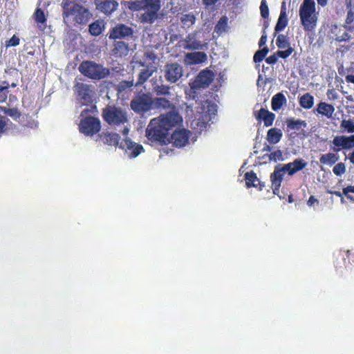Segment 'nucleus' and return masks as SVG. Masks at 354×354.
<instances>
[{
	"mask_svg": "<svg viewBox=\"0 0 354 354\" xmlns=\"http://www.w3.org/2000/svg\"><path fill=\"white\" fill-rule=\"evenodd\" d=\"M267 41V35L265 32V30H262V35L259 41V46L261 48V46H264Z\"/></svg>",
	"mask_w": 354,
	"mask_h": 354,
	"instance_id": "nucleus-54",
	"label": "nucleus"
},
{
	"mask_svg": "<svg viewBox=\"0 0 354 354\" xmlns=\"http://www.w3.org/2000/svg\"><path fill=\"white\" fill-rule=\"evenodd\" d=\"M102 116L109 125L119 126L128 121L126 111L115 106H106L102 109Z\"/></svg>",
	"mask_w": 354,
	"mask_h": 354,
	"instance_id": "nucleus-6",
	"label": "nucleus"
},
{
	"mask_svg": "<svg viewBox=\"0 0 354 354\" xmlns=\"http://www.w3.org/2000/svg\"><path fill=\"white\" fill-rule=\"evenodd\" d=\"M155 69L146 68H143L140 71V72L138 74V80L135 84L136 86H141L144 83H145L147 80L152 76L153 73L155 72Z\"/></svg>",
	"mask_w": 354,
	"mask_h": 354,
	"instance_id": "nucleus-30",
	"label": "nucleus"
},
{
	"mask_svg": "<svg viewBox=\"0 0 354 354\" xmlns=\"http://www.w3.org/2000/svg\"><path fill=\"white\" fill-rule=\"evenodd\" d=\"M346 80L347 82L354 84V75H348L346 76Z\"/></svg>",
	"mask_w": 354,
	"mask_h": 354,
	"instance_id": "nucleus-59",
	"label": "nucleus"
},
{
	"mask_svg": "<svg viewBox=\"0 0 354 354\" xmlns=\"http://www.w3.org/2000/svg\"><path fill=\"white\" fill-rule=\"evenodd\" d=\"M261 15L263 18L267 19L269 16V8L266 0H262L260 6Z\"/></svg>",
	"mask_w": 354,
	"mask_h": 354,
	"instance_id": "nucleus-43",
	"label": "nucleus"
},
{
	"mask_svg": "<svg viewBox=\"0 0 354 354\" xmlns=\"http://www.w3.org/2000/svg\"><path fill=\"white\" fill-rule=\"evenodd\" d=\"M180 22L184 27L190 28L196 22V17L193 13L183 15L180 17Z\"/></svg>",
	"mask_w": 354,
	"mask_h": 354,
	"instance_id": "nucleus-35",
	"label": "nucleus"
},
{
	"mask_svg": "<svg viewBox=\"0 0 354 354\" xmlns=\"http://www.w3.org/2000/svg\"><path fill=\"white\" fill-rule=\"evenodd\" d=\"M153 99L150 93H137L130 102L131 109L138 114H143L153 109Z\"/></svg>",
	"mask_w": 354,
	"mask_h": 354,
	"instance_id": "nucleus-7",
	"label": "nucleus"
},
{
	"mask_svg": "<svg viewBox=\"0 0 354 354\" xmlns=\"http://www.w3.org/2000/svg\"><path fill=\"white\" fill-rule=\"evenodd\" d=\"M326 95L330 100H335L338 98V94L334 88L328 89Z\"/></svg>",
	"mask_w": 354,
	"mask_h": 354,
	"instance_id": "nucleus-51",
	"label": "nucleus"
},
{
	"mask_svg": "<svg viewBox=\"0 0 354 354\" xmlns=\"http://www.w3.org/2000/svg\"><path fill=\"white\" fill-rule=\"evenodd\" d=\"M129 46L124 41H114L113 55L116 57H122L128 55Z\"/></svg>",
	"mask_w": 354,
	"mask_h": 354,
	"instance_id": "nucleus-24",
	"label": "nucleus"
},
{
	"mask_svg": "<svg viewBox=\"0 0 354 354\" xmlns=\"http://www.w3.org/2000/svg\"><path fill=\"white\" fill-rule=\"evenodd\" d=\"M101 124L98 118L88 116L81 120L80 131L86 136H93L100 130Z\"/></svg>",
	"mask_w": 354,
	"mask_h": 354,
	"instance_id": "nucleus-10",
	"label": "nucleus"
},
{
	"mask_svg": "<svg viewBox=\"0 0 354 354\" xmlns=\"http://www.w3.org/2000/svg\"><path fill=\"white\" fill-rule=\"evenodd\" d=\"M288 19L286 15V8L285 2L282 3L279 19L274 27L275 33L283 30L288 25Z\"/></svg>",
	"mask_w": 354,
	"mask_h": 354,
	"instance_id": "nucleus-25",
	"label": "nucleus"
},
{
	"mask_svg": "<svg viewBox=\"0 0 354 354\" xmlns=\"http://www.w3.org/2000/svg\"><path fill=\"white\" fill-rule=\"evenodd\" d=\"M333 173L337 176H340L346 172V166L343 162H339L336 164L333 168Z\"/></svg>",
	"mask_w": 354,
	"mask_h": 354,
	"instance_id": "nucleus-42",
	"label": "nucleus"
},
{
	"mask_svg": "<svg viewBox=\"0 0 354 354\" xmlns=\"http://www.w3.org/2000/svg\"><path fill=\"white\" fill-rule=\"evenodd\" d=\"M170 86L168 85L160 84L154 87V91L158 95H169Z\"/></svg>",
	"mask_w": 354,
	"mask_h": 354,
	"instance_id": "nucleus-38",
	"label": "nucleus"
},
{
	"mask_svg": "<svg viewBox=\"0 0 354 354\" xmlns=\"http://www.w3.org/2000/svg\"><path fill=\"white\" fill-rule=\"evenodd\" d=\"M207 59L206 53L202 51L187 53L184 57V62L187 65L202 64Z\"/></svg>",
	"mask_w": 354,
	"mask_h": 354,
	"instance_id": "nucleus-21",
	"label": "nucleus"
},
{
	"mask_svg": "<svg viewBox=\"0 0 354 354\" xmlns=\"http://www.w3.org/2000/svg\"><path fill=\"white\" fill-rule=\"evenodd\" d=\"M129 8L132 11H144L139 19L143 24H153L159 17L161 8L160 0H136L129 2Z\"/></svg>",
	"mask_w": 354,
	"mask_h": 354,
	"instance_id": "nucleus-2",
	"label": "nucleus"
},
{
	"mask_svg": "<svg viewBox=\"0 0 354 354\" xmlns=\"http://www.w3.org/2000/svg\"><path fill=\"white\" fill-rule=\"evenodd\" d=\"M254 115L259 123L263 122L265 127L272 126L275 119L274 113L264 108H261L260 110L254 111Z\"/></svg>",
	"mask_w": 354,
	"mask_h": 354,
	"instance_id": "nucleus-18",
	"label": "nucleus"
},
{
	"mask_svg": "<svg viewBox=\"0 0 354 354\" xmlns=\"http://www.w3.org/2000/svg\"><path fill=\"white\" fill-rule=\"evenodd\" d=\"M328 0H317L318 5L322 7L326 6L328 3Z\"/></svg>",
	"mask_w": 354,
	"mask_h": 354,
	"instance_id": "nucleus-60",
	"label": "nucleus"
},
{
	"mask_svg": "<svg viewBox=\"0 0 354 354\" xmlns=\"http://www.w3.org/2000/svg\"><path fill=\"white\" fill-rule=\"evenodd\" d=\"M74 92L77 100L83 105L93 103L95 91L94 87L91 84L77 82L74 85Z\"/></svg>",
	"mask_w": 354,
	"mask_h": 354,
	"instance_id": "nucleus-8",
	"label": "nucleus"
},
{
	"mask_svg": "<svg viewBox=\"0 0 354 354\" xmlns=\"http://www.w3.org/2000/svg\"><path fill=\"white\" fill-rule=\"evenodd\" d=\"M133 29L124 24H117L112 27L108 33L110 39L117 41V39L129 40L133 37Z\"/></svg>",
	"mask_w": 354,
	"mask_h": 354,
	"instance_id": "nucleus-9",
	"label": "nucleus"
},
{
	"mask_svg": "<svg viewBox=\"0 0 354 354\" xmlns=\"http://www.w3.org/2000/svg\"><path fill=\"white\" fill-rule=\"evenodd\" d=\"M346 8L348 10V12H347V15H346V18L345 20V23L347 25H349V24H352L354 21V12L353 10V7Z\"/></svg>",
	"mask_w": 354,
	"mask_h": 354,
	"instance_id": "nucleus-49",
	"label": "nucleus"
},
{
	"mask_svg": "<svg viewBox=\"0 0 354 354\" xmlns=\"http://www.w3.org/2000/svg\"><path fill=\"white\" fill-rule=\"evenodd\" d=\"M342 132H347L348 133H354V122L351 120H342L340 123Z\"/></svg>",
	"mask_w": 354,
	"mask_h": 354,
	"instance_id": "nucleus-36",
	"label": "nucleus"
},
{
	"mask_svg": "<svg viewBox=\"0 0 354 354\" xmlns=\"http://www.w3.org/2000/svg\"><path fill=\"white\" fill-rule=\"evenodd\" d=\"M278 57L277 53H276L266 58V62L269 64H274L277 63Z\"/></svg>",
	"mask_w": 354,
	"mask_h": 354,
	"instance_id": "nucleus-52",
	"label": "nucleus"
},
{
	"mask_svg": "<svg viewBox=\"0 0 354 354\" xmlns=\"http://www.w3.org/2000/svg\"><path fill=\"white\" fill-rule=\"evenodd\" d=\"M227 21L228 19L226 16L221 17L216 26V29L218 31L225 30V27L227 25Z\"/></svg>",
	"mask_w": 354,
	"mask_h": 354,
	"instance_id": "nucleus-47",
	"label": "nucleus"
},
{
	"mask_svg": "<svg viewBox=\"0 0 354 354\" xmlns=\"http://www.w3.org/2000/svg\"><path fill=\"white\" fill-rule=\"evenodd\" d=\"M62 9L64 21L74 25L86 24L92 17L88 9L78 3H72L69 0L64 1Z\"/></svg>",
	"mask_w": 354,
	"mask_h": 354,
	"instance_id": "nucleus-3",
	"label": "nucleus"
},
{
	"mask_svg": "<svg viewBox=\"0 0 354 354\" xmlns=\"http://www.w3.org/2000/svg\"><path fill=\"white\" fill-rule=\"evenodd\" d=\"M348 160L351 163L354 164V149L351 153H349Z\"/></svg>",
	"mask_w": 354,
	"mask_h": 354,
	"instance_id": "nucleus-62",
	"label": "nucleus"
},
{
	"mask_svg": "<svg viewBox=\"0 0 354 354\" xmlns=\"http://www.w3.org/2000/svg\"><path fill=\"white\" fill-rule=\"evenodd\" d=\"M316 111L319 114L326 116L327 118H330L334 113L335 108L330 104L321 102L317 105Z\"/></svg>",
	"mask_w": 354,
	"mask_h": 354,
	"instance_id": "nucleus-26",
	"label": "nucleus"
},
{
	"mask_svg": "<svg viewBox=\"0 0 354 354\" xmlns=\"http://www.w3.org/2000/svg\"><path fill=\"white\" fill-rule=\"evenodd\" d=\"M270 160L277 162V160H283V154L281 150L278 149L272 152L269 155Z\"/></svg>",
	"mask_w": 354,
	"mask_h": 354,
	"instance_id": "nucleus-46",
	"label": "nucleus"
},
{
	"mask_svg": "<svg viewBox=\"0 0 354 354\" xmlns=\"http://www.w3.org/2000/svg\"><path fill=\"white\" fill-rule=\"evenodd\" d=\"M120 147L129 153L131 158L137 157L144 151L141 145L132 142L129 138H125L120 143Z\"/></svg>",
	"mask_w": 354,
	"mask_h": 354,
	"instance_id": "nucleus-15",
	"label": "nucleus"
},
{
	"mask_svg": "<svg viewBox=\"0 0 354 354\" xmlns=\"http://www.w3.org/2000/svg\"><path fill=\"white\" fill-rule=\"evenodd\" d=\"M269 52L268 46H264L263 48L258 50L254 55L253 60L255 63L261 62L264 59L266 56Z\"/></svg>",
	"mask_w": 354,
	"mask_h": 354,
	"instance_id": "nucleus-37",
	"label": "nucleus"
},
{
	"mask_svg": "<svg viewBox=\"0 0 354 354\" xmlns=\"http://www.w3.org/2000/svg\"><path fill=\"white\" fill-rule=\"evenodd\" d=\"M293 50V48L289 46L286 50H278L277 53L278 57H281L283 59H286L292 53Z\"/></svg>",
	"mask_w": 354,
	"mask_h": 354,
	"instance_id": "nucleus-48",
	"label": "nucleus"
},
{
	"mask_svg": "<svg viewBox=\"0 0 354 354\" xmlns=\"http://www.w3.org/2000/svg\"><path fill=\"white\" fill-rule=\"evenodd\" d=\"M214 78V73L212 71L206 68L201 71L198 75H197L194 82L193 87L194 88H207L208 87L211 83L213 82Z\"/></svg>",
	"mask_w": 354,
	"mask_h": 354,
	"instance_id": "nucleus-14",
	"label": "nucleus"
},
{
	"mask_svg": "<svg viewBox=\"0 0 354 354\" xmlns=\"http://www.w3.org/2000/svg\"><path fill=\"white\" fill-rule=\"evenodd\" d=\"M315 203L319 204V201L315 196H310L307 201V205L311 207Z\"/></svg>",
	"mask_w": 354,
	"mask_h": 354,
	"instance_id": "nucleus-56",
	"label": "nucleus"
},
{
	"mask_svg": "<svg viewBox=\"0 0 354 354\" xmlns=\"http://www.w3.org/2000/svg\"><path fill=\"white\" fill-rule=\"evenodd\" d=\"M244 177L246 187L248 188L253 187L261 191L265 187L264 183H261L259 180L256 173H254L253 171L246 172Z\"/></svg>",
	"mask_w": 354,
	"mask_h": 354,
	"instance_id": "nucleus-23",
	"label": "nucleus"
},
{
	"mask_svg": "<svg viewBox=\"0 0 354 354\" xmlns=\"http://www.w3.org/2000/svg\"><path fill=\"white\" fill-rule=\"evenodd\" d=\"M35 19L37 24H45L46 18L44 12L41 8H37L35 12Z\"/></svg>",
	"mask_w": 354,
	"mask_h": 354,
	"instance_id": "nucleus-41",
	"label": "nucleus"
},
{
	"mask_svg": "<svg viewBox=\"0 0 354 354\" xmlns=\"http://www.w3.org/2000/svg\"><path fill=\"white\" fill-rule=\"evenodd\" d=\"M20 39L16 35H14L10 39L6 41L5 46L6 48L17 46L19 44Z\"/></svg>",
	"mask_w": 354,
	"mask_h": 354,
	"instance_id": "nucleus-44",
	"label": "nucleus"
},
{
	"mask_svg": "<svg viewBox=\"0 0 354 354\" xmlns=\"http://www.w3.org/2000/svg\"><path fill=\"white\" fill-rule=\"evenodd\" d=\"M287 102L285 95L282 93L275 94L271 100V107L274 111L279 110Z\"/></svg>",
	"mask_w": 354,
	"mask_h": 354,
	"instance_id": "nucleus-29",
	"label": "nucleus"
},
{
	"mask_svg": "<svg viewBox=\"0 0 354 354\" xmlns=\"http://www.w3.org/2000/svg\"><path fill=\"white\" fill-rule=\"evenodd\" d=\"M1 86H5V91L7 92V93H8V88L10 86V84L8 82H3L2 84H1Z\"/></svg>",
	"mask_w": 354,
	"mask_h": 354,
	"instance_id": "nucleus-63",
	"label": "nucleus"
},
{
	"mask_svg": "<svg viewBox=\"0 0 354 354\" xmlns=\"http://www.w3.org/2000/svg\"><path fill=\"white\" fill-rule=\"evenodd\" d=\"M339 158V156L336 153H327L322 154L319 158V162L322 165H333Z\"/></svg>",
	"mask_w": 354,
	"mask_h": 354,
	"instance_id": "nucleus-32",
	"label": "nucleus"
},
{
	"mask_svg": "<svg viewBox=\"0 0 354 354\" xmlns=\"http://www.w3.org/2000/svg\"><path fill=\"white\" fill-rule=\"evenodd\" d=\"M100 140L104 145L117 147L120 137L118 133L113 132H102L98 136Z\"/></svg>",
	"mask_w": 354,
	"mask_h": 354,
	"instance_id": "nucleus-22",
	"label": "nucleus"
},
{
	"mask_svg": "<svg viewBox=\"0 0 354 354\" xmlns=\"http://www.w3.org/2000/svg\"><path fill=\"white\" fill-rule=\"evenodd\" d=\"M0 110H1L6 115L15 119H17L21 116V113L16 108L9 109L6 107H1Z\"/></svg>",
	"mask_w": 354,
	"mask_h": 354,
	"instance_id": "nucleus-40",
	"label": "nucleus"
},
{
	"mask_svg": "<svg viewBox=\"0 0 354 354\" xmlns=\"http://www.w3.org/2000/svg\"><path fill=\"white\" fill-rule=\"evenodd\" d=\"M307 165V162L302 158H297L292 162L283 165L286 172L289 176H293L297 172L304 169Z\"/></svg>",
	"mask_w": 354,
	"mask_h": 354,
	"instance_id": "nucleus-20",
	"label": "nucleus"
},
{
	"mask_svg": "<svg viewBox=\"0 0 354 354\" xmlns=\"http://www.w3.org/2000/svg\"><path fill=\"white\" fill-rule=\"evenodd\" d=\"M287 128L288 130H299L302 127H306V122L304 120L293 118H288L286 120Z\"/></svg>",
	"mask_w": 354,
	"mask_h": 354,
	"instance_id": "nucleus-34",
	"label": "nucleus"
},
{
	"mask_svg": "<svg viewBox=\"0 0 354 354\" xmlns=\"http://www.w3.org/2000/svg\"><path fill=\"white\" fill-rule=\"evenodd\" d=\"M349 39L350 35L346 32H344L342 35L337 36L336 37V40L339 42L348 41Z\"/></svg>",
	"mask_w": 354,
	"mask_h": 354,
	"instance_id": "nucleus-53",
	"label": "nucleus"
},
{
	"mask_svg": "<svg viewBox=\"0 0 354 354\" xmlns=\"http://www.w3.org/2000/svg\"><path fill=\"white\" fill-rule=\"evenodd\" d=\"M183 118L178 110H172L152 118L145 131V136L152 143L161 145L169 142V131L181 124Z\"/></svg>",
	"mask_w": 354,
	"mask_h": 354,
	"instance_id": "nucleus-1",
	"label": "nucleus"
},
{
	"mask_svg": "<svg viewBox=\"0 0 354 354\" xmlns=\"http://www.w3.org/2000/svg\"><path fill=\"white\" fill-rule=\"evenodd\" d=\"M190 131L189 130L181 129H176L171 135L169 142L176 147H185L189 142Z\"/></svg>",
	"mask_w": 354,
	"mask_h": 354,
	"instance_id": "nucleus-13",
	"label": "nucleus"
},
{
	"mask_svg": "<svg viewBox=\"0 0 354 354\" xmlns=\"http://www.w3.org/2000/svg\"><path fill=\"white\" fill-rule=\"evenodd\" d=\"M97 10L106 15H111L118 8L115 0H95Z\"/></svg>",
	"mask_w": 354,
	"mask_h": 354,
	"instance_id": "nucleus-16",
	"label": "nucleus"
},
{
	"mask_svg": "<svg viewBox=\"0 0 354 354\" xmlns=\"http://www.w3.org/2000/svg\"><path fill=\"white\" fill-rule=\"evenodd\" d=\"M299 105L305 109H310L314 104V97L309 93H306L298 98Z\"/></svg>",
	"mask_w": 354,
	"mask_h": 354,
	"instance_id": "nucleus-31",
	"label": "nucleus"
},
{
	"mask_svg": "<svg viewBox=\"0 0 354 354\" xmlns=\"http://www.w3.org/2000/svg\"><path fill=\"white\" fill-rule=\"evenodd\" d=\"M315 3L313 0H304L299 8L301 23L306 32L313 31L317 26Z\"/></svg>",
	"mask_w": 354,
	"mask_h": 354,
	"instance_id": "nucleus-4",
	"label": "nucleus"
},
{
	"mask_svg": "<svg viewBox=\"0 0 354 354\" xmlns=\"http://www.w3.org/2000/svg\"><path fill=\"white\" fill-rule=\"evenodd\" d=\"M345 4L346 8L353 7L354 2L353 0H345Z\"/></svg>",
	"mask_w": 354,
	"mask_h": 354,
	"instance_id": "nucleus-61",
	"label": "nucleus"
},
{
	"mask_svg": "<svg viewBox=\"0 0 354 354\" xmlns=\"http://www.w3.org/2000/svg\"><path fill=\"white\" fill-rule=\"evenodd\" d=\"M349 192H346V194H344L346 197L350 200L352 202H354V197L352 195L348 194Z\"/></svg>",
	"mask_w": 354,
	"mask_h": 354,
	"instance_id": "nucleus-64",
	"label": "nucleus"
},
{
	"mask_svg": "<svg viewBox=\"0 0 354 354\" xmlns=\"http://www.w3.org/2000/svg\"><path fill=\"white\" fill-rule=\"evenodd\" d=\"M182 42V46L187 50H199L203 48V44L197 39L196 32L188 34Z\"/></svg>",
	"mask_w": 354,
	"mask_h": 354,
	"instance_id": "nucleus-19",
	"label": "nucleus"
},
{
	"mask_svg": "<svg viewBox=\"0 0 354 354\" xmlns=\"http://www.w3.org/2000/svg\"><path fill=\"white\" fill-rule=\"evenodd\" d=\"M6 126L5 118L0 115V136L4 132Z\"/></svg>",
	"mask_w": 354,
	"mask_h": 354,
	"instance_id": "nucleus-55",
	"label": "nucleus"
},
{
	"mask_svg": "<svg viewBox=\"0 0 354 354\" xmlns=\"http://www.w3.org/2000/svg\"><path fill=\"white\" fill-rule=\"evenodd\" d=\"M153 107L160 110L170 109L169 111L174 109L177 110L176 106L172 104L169 100L165 97H156L153 99Z\"/></svg>",
	"mask_w": 354,
	"mask_h": 354,
	"instance_id": "nucleus-28",
	"label": "nucleus"
},
{
	"mask_svg": "<svg viewBox=\"0 0 354 354\" xmlns=\"http://www.w3.org/2000/svg\"><path fill=\"white\" fill-rule=\"evenodd\" d=\"M330 142L333 145L330 148L335 152H338L342 149H351L354 147V134L349 136H336Z\"/></svg>",
	"mask_w": 354,
	"mask_h": 354,
	"instance_id": "nucleus-12",
	"label": "nucleus"
},
{
	"mask_svg": "<svg viewBox=\"0 0 354 354\" xmlns=\"http://www.w3.org/2000/svg\"><path fill=\"white\" fill-rule=\"evenodd\" d=\"M106 23L102 19H97L91 23L88 27L89 33L92 36L100 35L105 29Z\"/></svg>",
	"mask_w": 354,
	"mask_h": 354,
	"instance_id": "nucleus-27",
	"label": "nucleus"
},
{
	"mask_svg": "<svg viewBox=\"0 0 354 354\" xmlns=\"http://www.w3.org/2000/svg\"><path fill=\"white\" fill-rule=\"evenodd\" d=\"M118 86L120 90H125L133 86V80L122 81L120 82Z\"/></svg>",
	"mask_w": 354,
	"mask_h": 354,
	"instance_id": "nucleus-50",
	"label": "nucleus"
},
{
	"mask_svg": "<svg viewBox=\"0 0 354 354\" xmlns=\"http://www.w3.org/2000/svg\"><path fill=\"white\" fill-rule=\"evenodd\" d=\"M183 75V68L176 62L167 63L164 68L165 80L171 84L176 83Z\"/></svg>",
	"mask_w": 354,
	"mask_h": 354,
	"instance_id": "nucleus-11",
	"label": "nucleus"
},
{
	"mask_svg": "<svg viewBox=\"0 0 354 354\" xmlns=\"http://www.w3.org/2000/svg\"><path fill=\"white\" fill-rule=\"evenodd\" d=\"M327 193L330 194H335L337 196L341 197V201L343 202L344 198L342 197V194L340 192L327 190Z\"/></svg>",
	"mask_w": 354,
	"mask_h": 354,
	"instance_id": "nucleus-57",
	"label": "nucleus"
},
{
	"mask_svg": "<svg viewBox=\"0 0 354 354\" xmlns=\"http://www.w3.org/2000/svg\"><path fill=\"white\" fill-rule=\"evenodd\" d=\"M346 192H352L354 193V185L353 186H347L343 189V194H346Z\"/></svg>",
	"mask_w": 354,
	"mask_h": 354,
	"instance_id": "nucleus-58",
	"label": "nucleus"
},
{
	"mask_svg": "<svg viewBox=\"0 0 354 354\" xmlns=\"http://www.w3.org/2000/svg\"><path fill=\"white\" fill-rule=\"evenodd\" d=\"M286 173L283 166L278 165L274 167V171L270 175V180L272 183L273 192L275 194L279 191L282 183L283 176Z\"/></svg>",
	"mask_w": 354,
	"mask_h": 354,
	"instance_id": "nucleus-17",
	"label": "nucleus"
},
{
	"mask_svg": "<svg viewBox=\"0 0 354 354\" xmlns=\"http://www.w3.org/2000/svg\"><path fill=\"white\" fill-rule=\"evenodd\" d=\"M78 70L82 75L93 80H101L110 75L109 68L90 60L82 62L79 65Z\"/></svg>",
	"mask_w": 354,
	"mask_h": 354,
	"instance_id": "nucleus-5",
	"label": "nucleus"
},
{
	"mask_svg": "<svg viewBox=\"0 0 354 354\" xmlns=\"http://www.w3.org/2000/svg\"><path fill=\"white\" fill-rule=\"evenodd\" d=\"M346 265V259L342 254H338L336 257L335 267L336 268H343Z\"/></svg>",
	"mask_w": 354,
	"mask_h": 354,
	"instance_id": "nucleus-45",
	"label": "nucleus"
},
{
	"mask_svg": "<svg viewBox=\"0 0 354 354\" xmlns=\"http://www.w3.org/2000/svg\"><path fill=\"white\" fill-rule=\"evenodd\" d=\"M282 135L279 129L271 128L267 133V140L270 144H276L280 141Z\"/></svg>",
	"mask_w": 354,
	"mask_h": 354,
	"instance_id": "nucleus-33",
	"label": "nucleus"
},
{
	"mask_svg": "<svg viewBox=\"0 0 354 354\" xmlns=\"http://www.w3.org/2000/svg\"><path fill=\"white\" fill-rule=\"evenodd\" d=\"M276 44L279 48H285L290 46V43L288 42L287 37L283 34L278 35Z\"/></svg>",
	"mask_w": 354,
	"mask_h": 354,
	"instance_id": "nucleus-39",
	"label": "nucleus"
}]
</instances>
